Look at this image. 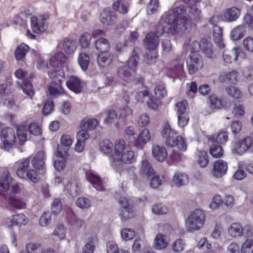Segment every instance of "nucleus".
I'll use <instances>...</instances> for the list:
<instances>
[{"instance_id":"1","label":"nucleus","mask_w":253,"mask_h":253,"mask_svg":"<svg viewBox=\"0 0 253 253\" xmlns=\"http://www.w3.org/2000/svg\"><path fill=\"white\" fill-rule=\"evenodd\" d=\"M186 7L184 5L176 6L169 10L166 14L164 21H162L156 28L157 34L164 33H185L191 28V21L184 16Z\"/></svg>"},{"instance_id":"2","label":"nucleus","mask_w":253,"mask_h":253,"mask_svg":"<svg viewBox=\"0 0 253 253\" xmlns=\"http://www.w3.org/2000/svg\"><path fill=\"white\" fill-rule=\"evenodd\" d=\"M22 188V185L15 181L9 173L2 175L0 178V193L5 195L12 207L18 209L26 208L24 201L15 197V195L19 193Z\"/></svg>"},{"instance_id":"3","label":"nucleus","mask_w":253,"mask_h":253,"mask_svg":"<svg viewBox=\"0 0 253 253\" xmlns=\"http://www.w3.org/2000/svg\"><path fill=\"white\" fill-rule=\"evenodd\" d=\"M138 57L133 54L126 63L120 66L117 70L118 77L126 83H134L135 84L140 83L141 79H136L135 72L138 65Z\"/></svg>"},{"instance_id":"4","label":"nucleus","mask_w":253,"mask_h":253,"mask_svg":"<svg viewBox=\"0 0 253 253\" xmlns=\"http://www.w3.org/2000/svg\"><path fill=\"white\" fill-rule=\"evenodd\" d=\"M162 135L166 139V143L168 146L177 148L182 151L186 150L185 139L181 136H178L177 132L171 128L169 124L165 125L162 131Z\"/></svg>"},{"instance_id":"5","label":"nucleus","mask_w":253,"mask_h":253,"mask_svg":"<svg viewBox=\"0 0 253 253\" xmlns=\"http://www.w3.org/2000/svg\"><path fill=\"white\" fill-rule=\"evenodd\" d=\"M162 135L166 139V143L168 146L177 148L182 151L186 150L185 139L181 136H178L177 132L171 128L169 124L165 125L162 131Z\"/></svg>"},{"instance_id":"6","label":"nucleus","mask_w":253,"mask_h":253,"mask_svg":"<svg viewBox=\"0 0 253 253\" xmlns=\"http://www.w3.org/2000/svg\"><path fill=\"white\" fill-rule=\"evenodd\" d=\"M205 222V214L201 209L194 210L188 217L186 221V227L188 231L200 230Z\"/></svg>"},{"instance_id":"7","label":"nucleus","mask_w":253,"mask_h":253,"mask_svg":"<svg viewBox=\"0 0 253 253\" xmlns=\"http://www.w3.org/2000/svg\"><path fill=\"white\" fill-rule=\"evenodd\" d=\"M134 161V153L132 151H127L120 155H114L111 160V166L117 171H120L124 166L131 163Z\"/></svg>"},{"instance_id":"8","label":"nucleus","mask_w":253,"mask_h":253,"mask_svg":"<svg viewBox=\"0 0 253 253\" xmlns=\"http://www.w3.org/2000/svg\"><path fill=\"white\" fill-rule=\"evenodd\" d=\"M232 151L239 155H242L248 151L253 153V133L250 136L235 142Z\"/></svg>"},{"instance_id":"9","label":"nucleus","mask_w":253,"mask_h":253,"mask_svg":"<svg viewBox=\"0 0 253 253\" xmlns=\"http://www.w3.org/2000/svg\"><path fill=\"white\" fill-rule=\"evenodd\" d=\"M1 138L2 141V148L9 150V148L14 144L16 140L14 130L11 128H6L2 130Z\"/></svg>"},{"instance_id":"10","label":"nucleus","mask_w":253,"mask_h":253,"mask_svg":"<svg viewBox=\"0 0 253 253\" xmlns=\"http://www.w3.org/2000/svg\"><path fill=\"white\" fill-rule=\"evenodd\" d=\"M189 73L191 74L195 73L201 69L203 67V63L201 58L197 54H193L188 56L186 60Z\"/></svg>"},{"instance_id":"11","label":"nucleus","mask_w":253,"mask_h":253,"mask_svg":"<svg viewBox=\"0 0 253 253\" xmlns=\"http://www.w3.org/2000/svg\"><path fill=\"white\" fill-rule=\"evenodd\" d=\"M247 229L246 235L248 237L252 235V228L250 226H246L244 228L239 223H232L228 228V234L232 237H237L241 236L243 232Z\"/></svg>"},{"instance_id":"12","label":"nucleus","mask_w":253,"mask_h":253,"mask_svg":"<svg viewBox=\"0 0 253 253\" xmlns=\"http://www.w3.org/2000/svg\"><path fill=\"white\" fill-rule=\"evenodd\" d=\"M151 135L147 128H144L136 138H133L132 141H130V145L136 147L138 149H141L144 145L150 141Z\"/></svg>"},{"instance_id":"13","label":"nucleus","mask_w":253,"mask_h":253,"mask_svg":"<svg viewBox=\"0 0 253 253\" xmlns=\"http://www.w3.org/2000/svg\"><path fill=\"white\" fill-rule=\"evenodd\" d=\"M119 203L121 206L119 214L122 220H126L133 216L132 208L126 198L121 197Z\"/></svg>"},{"instance_id":"14","label":"nucleus","mask_w":253,"mask_h":253,"mask_svg":"<svg viewBox=\"0 0 253 253\" xmlns=\"http://www.w3.org/2000/svg\"><path fill=\"white\" fill-rule=\"evenodd\" d=\"M227 169V163L222 160H218L214 162L211 173L214 177L221 178L226 173Z\"/></svg>"},{"instance_id":"15","label":"nucleus","mask_w":253,"mask_h":253,"mask_svg":"<svg viewBox=\"0 0 253 253\" xmlns=\"http://www.w3.org/2000/svg\"><path fill=\"white\" fill-rule=\"evenodd\" d=\"M7 85L5 84H0V100L5 105L12 107L15 104L13 95L7 89Z\"/></svg>"},{"instance_id":"16","label":"nucleus","mask_w":253,"mask_h":253,"mask_svg":"<svg viewBox=\"0 0 253 253\" xmlns=\"http://www.w3.org/2000/svg\"><path fill=\"white\" fill-rule=\"evenodd\" d=\"M61 145L58 146V154L60 158H65L67 155L69 147L72 143V139L70 136L63 135L60 139Z\"/></svg>"},{"instance_id":"17","label":"nucleus","mask_w":253,"mask_h":253,"mask_svg":"<svg viewBox=\"0 0 253 253\" xmlns=\"http://www.w3.org/2000/svg\"><path fill=\"white\" fill-rule=\"evenodd\" d=\"M31 22L32 31L35 33L43 32L46 29V19L42 17H32Z\"/></svg>"},{"instance_id":"18","label":"nucleus","mask_w":253,"mask_h":253,"mask_svg":"<svg viewBox=\"0 0 253 253\" xmlns=\"http://www.w3.org/2000/svg\"><path fill=\"white\" fill-rule=\"evenodd\" d=\"M114 53L111 52H102L97 57V63L101 67H106L111 65L115 58Z\"/></svg>"},{"instance_id":"19","label":"nucleus","mask_w":253,"mask_h":253,"mask_svg":"<svg viewBox=\"0 0 253 253\" xmlns=\"http://www.w3.org/2000/svg\"><path fill=\"white\" fill-rule=\"evenodd\" d=\"M66 85L69 89L78 93L81 92L84 84L77 77L72 76L66 82Z\"/></svg>"},{"instance_id":"20","label":"nucleus","mask_w":253,"mask_h":253,"mask_svg":"<svg viewBox=\"0 0 253 253\" xmlns=\"http://www.w3.org/2000/svg\"><path fill=\"white\" fill-rule=\"evenodd\" d=\"M100 20L104 25L113 24L117 21L116 12L109 9H104L100 14Z\"/></svg>"},{"instance_id":"21","label":"nucleus","mask_w":253,"mask_h":253,"mask_svg":"<svg viewBox=\"0 0 253 253\" xmlns=\"http://www.w3.org/2000/svg\"><path fill=\"white\" fill-rule=\"evenodd\" d=\"M45 158L43 151L38 152L32 160V164L33 167L39 170H41V173L45 172V165L44 160Z\"/></svg>"},{"instance_id":"22","label":"nucleus","mask_w":253,"mask_h":253,"mask_svg":"<svg viewBox=\"0 0 253 253\" xmlns=\"http://www.w3.org/2000/svg\"><path fill=\"white\" fill-rule=\"evenodd\" d=\"M154 158L159 162H164L168 157V152L163 146L154 145L152 149Z\"/></svg>"},{"instance_id":"23","label":"nucleus","mask_w":253,"mask_h":253,"mask_svg":"<svg viewBox=\"0 0 253 253\" xmlns=\"http://www.w3.org/2000/svg\"><path fill=\"white\" fill-rule=\"evenodd\" d=\"M146 47L149 50H154L159 45V36L154 32H151L147 34L144 40Z\"/></svg>"},{"instance_id":"24","label":"nucleus","mask_w":253,"mask_h":253,"mask_svg":"<svg viewBox=\"0 0 253 253\" xmlns=\"http://www.w3.org/2000/svg\"><path fill=\"white\" fill-rule=\"evenodd\" d=\"M28 221V218L24 214H17L13 215L12 218H7L5 223L8 227H12L14 225H25Z\"/></svg>"},{"instance_id":"25","label":"nucleus","mask_w":253,"mask_h":253,"mask_svg":"<svg viewBox=\"0 0 253 253\" xmlns=\"http://www.w3.org/2000/svg\"><path fill=\"white\" fill-rule=\"evenodd\" d=\"M237 79L238 72L236 70L221 73L218 77V81L221 83H224L227 80L232 84H235L237 82Z\"/></svg>"},{"instance_id":"26","label":"nucleus","mask_w":253,"mask_h":253,"mask_svg":"<svg viewBox=\"0 0 253 253\" xmlns=\"http://www.w3.org/2000/svg\"><path fill=\"white\" fill-rule=\"evenodd\" d=\"M240 48L234 47L231 51L225 50L223 52V58L225 62L231 63L233 61H236L238 59Z\"/></svg>"},{"instance_id":"27","label":"nucleus","mask_w":253,"mask_h":253,"mask_svg":"<svg viewBox=\"0 0 253 253\" xmlns=\"http://www.w3.org/2000/svg\"><path fill=\"white\" fill-rule=\"evenodd\" d=\"M67 57L62 52L55 53L50 59L49 61L50 65L54 68H58L64 63Z\"/></svg>"},{"instance_id":"28","label":"nucleus","mask_w":253,"mask_h":253,"mask_svg":"<svg viewBox=\"0 0 253 253\" xmlns=\"http://www.w3.org/2000/svg\"><path fill=\"white\" fill-rule=\"evenodd\" d=\"M97 243V238L95 236L88 237L85 241L82 253H93Z\"/></svg>"},{"instance_id":"29","label":"nucleus","mask_w":253,"mask_h":253,"mask_svg":"<svg viewBox=\"0 0 253 253\" xmlns=\"http://www.w3.org/2000/svg\"><path fill=\"white\" fill-rule=\"evenodd\" d=\"M86 178L98 191H103L104 190L102 180L97 175L90 173L87 175Z\"/></svg>"},{"instance_id":"30","label":"nucleus","mask_w":253,"mask_h":253,"mask_svg":"<svg viewBox=\"0 0 253 253\" xmlns=\"http://www.w3.org/2000/svg\"><path fill=\"white\" fill-rule=\"evenodd\" d=\"M213 37L214 42L219 48H223L225 47V44L222 38V32L220 28L218 26L214 27Z\"/></svg>"},{"instance_id":"31","label":"nucleus","mask_w":253,"mask_h":253,"mask_svg":"<svg viewBox=\"0 0 253 253\" xmlns=\"http://www.w3.org/2000/svg\"><path fill=\"white\" fill-rule=\"evenodd\" d=\"M61 84V80L60 79H56L53 80L48 87L49 94L52 95L60 94L62 91Z\"/></svg>"},{"instance_id":"32","label":"nucleus","mask_w":253,"mask_h":253,"mask_svg":"<svg viewBox=\"0 0 253 253\" xmlns=\"http://www.w3.org/2000/svg\"><path fill=\"white\" fill-rule=\"evenodd\" d=\"M240 15V10L239 8L233 7L226 10L224 14V18L228 22L236 20Z\"/></svg>"},{"instance_id":"33","label":"nucleus","mask_w":253,"mask_h":253,"mask_svg":"<svg viewBox=\"0 0 253 253\" xmlns=\"http://www.w3.org/2000/svg\"><path fill=\"white\" fill-rule=\"evenodd\" d=\"M172 181L176 186L180 187L188 183V177L185 173L177 171L173 176Z\"/></svg>"},{"instance_id":"34","label":"nucleus","mask_w":253,"mask_h":253,"mask_svg":"<svg viewBox=\"0 0 253 253\" xmlns=\"http://www.w3.org/2000/svg\"><path fill=\"white\" fill-rule=\"evenodd\" d=\"M98 125V121L96 119L85 118L81 123V127L86 130H93Z\"/></svg>"},{"instance_id":"35","label":"nucleus","mask_w":253,"mask_h":253,"mask_svg":"<svg viewBox=\"0 0 253 253\" xmlns=\"http://www.w3.org/2000/svg\"><path fill=\"white\" fill-rule=\"evenodd\" d=\"M29 158H27L25 159L23 161L20 163L19 167L16 171V174L19 178H23L25 177V176L26 175V173L29 170Z\"/></svg>"},{"instance_id":"36","label":"nucleus","mask_w":253,"mask_h":253,"mask_svg":"<svg viewBox=\"0 0 253 253\" xmlns=\"http://www.w3.org/2000/svg\"><path fill=\"white\" fill-rule=\"evenodd\" d=\"M63 50L69 54H72L77 48L76 41L70 39H65L63 42Z\"/></svg>"},{"instance_id":"37","label":"nucleus","mask_w":253,"mask_h":253,"mask_svg":"<svg viewBox=\"0 0 253 253\" xmlns=\"http://www.w3.org/2000/svg\"><path fill=\"white\" fill-rule=\"evenodd\" d=\"M17 135L21 142H24L30 137L28 126H21L17 129Z\"/></svg>"},{"instance_id":"38","label":"nucleus","mask_w":253,"mask_h":253,"mask_svg":"<svg viewBox=\"0 0 253 253\" xmlns=\"http://www.w3.org/2000/svg\"><path fill=\"white\" fill-rule=\"evenodd\" d=\"M29 47L25 43H21L17 46L15 51V57L17 60H22L29 51Z\"/></svg>"},{"instance_id":"39","label":"nucleus","mask_w":253,"mask_h":253,"mask_svg":"<svg viewBox=\"0 0 253 253\" xmlns=\"http://www.w3.org/2000/svg\"><path fill=\"white\" fill-rule=\"evenodd\" d=\"M95 47L96 50L102 52L108 51L110 47L108 40L105 38H100L95 42Z\"/></svg>"},{"instance_id":"40","label":"nucleus","mask_w":253,"mask_h":253,"mask_svg":"<svg viewBox=\"0 0 253 253\" xmlns=\"http://www.w3.org/2000/svg\"><path fill=\"white\" fill-rule=\"evenodd\" d=\"M246 31L244 25H241L234 28L231 32V38L234 41H237L242 38Z\"/></svg>"},{"instance_id":"41","label":"nucleus","mask_w":253,"mask_h":253,"mask_svg":"<svg viewBox=\"0 0 253 253\" xmlns=\"http://www.w3.org/2000/svg\"><path fill=\"white\" fill-rule=\"evenodd\" d=\"M209 58H212L213 50L211 42L206 39L201 40V48L200 49Z\"/></svg>"},{"instance_id":"42","label":"nucleus","mask_w":253,"mask_h":253,"mask_svg":"<svg viewBox=\"0 0 253 253\" xmlns=\"http://www.w3.org/2000/svg\"><path fill=\"white\" fill-rule=\"evenodd\" d=\"M168 244V240L165 235L159 234L155 239V247L157 250L165 248Z\"/></svg>"},{"instance_id":"43","label":"nucleus","mask_w":253,"mask_h":253,"mask_svg":"<svg viewBox=\"0 0 253 253\" xmlns=\"http://www.w3.org/2000/svg\"><path fill=\"white\" fill-rule=\"evenodd\" d=\"M114 144L108 139H105L100 143V149L106 154H111L113 150Z\"/></svg>"},{"instance_id":"44","label":"nucleus","mask_w":253,"mask_h":253,"mask_svg":"<svg viewBox=\"0 0 253 253\" xmlns=\"http://www.w3.org/2000/svg\"><path fill=\"white\" fill-rule=\"evenodd\" d=\"M209 100L211 109H218L223 106L221 99L217 97L215 95H210Z\"/></svg>"},{"instance_id":"45","label":"nucleus","mask_w":253,"mask_h":253,"mask_svg":"<svg viewBox=\"0 0 253 253\" xmlns=\"http://www.w3.org/2000/svg\"><path fill=\"white\" fill-rule=\"evenodd\" d=\"M166 181V177L163 175H154L151 179L150 185L153 188H157Z\"/></svg>"},{"instance_id":"46","label":"nucleus","mask_w":253,"mask_h":253,"mask_svg":"<svg viewBox=\"0 0 253 253\" xmlns=\"http://www.w3.org/2000/svg\"><path fill=\"white\" fill-rule=\"evenodd\" d=\"M189 8V15L190 18L195 21H199L202 17L201 11L195 4L190 5Z\"/></svg>"},{"instance_id":"47","label":"nucleus","mask_w":253,"mask_h":253,"mask_svg":"<svg viewBox=\"0 0 253 253\" xmlns=\"http://www.w3.org/2000/svg\"><path fill=\"white\" fill-rule=\"evenodd\" d=\"M78 63L83 71H85L89 63V57L85 53H81L78 57Z\"/></svg>"},{"instance_id":"48","label":"nucleus","mask_w":253,"mask_h":253,"mask_svg":"<svg viewBox=\"0 0 253 253\" xmlns=\"http://www.w3.org/2000/svg\"><path fill=\"white\" fill-rule=\"evenodd\" d=\"M152 211L155 214L163 215L168 212L169 209L165 205L161 203H157L152 206Z\"/></svg>"},{"instance_id":"49","label":"nucleus","mask_w":253,"mask_h":253,"mask_svg":"<svg viewBox=\"0 0 253 253\" xmlns=\"http://www.w3.org/2000/svg\"><path fill=\"white\" fill-rule=\"evenodd\" d=\"M210 153L213 157L219 158L223 156L224 151L221 146L214 144L211 145Z\"/></svg>"},{"instance_id":"50","label":"nucleus","mask_w":253,"mask_h":253,"mask_svg":"<svg viewBox=\"0 0 253 253\" xmlns=\"http://www.w3.org/2000/svg\"><path fill=\"white\" fill-rule=\"evenodd\" d=\"M26 249L28 253H42L43 249L41 245L33 243L28 244Z\"/></svg>"},{"instance_id":"51","label":"nucleus","mask_w":253,"mask_h":253,"mask_svg":"<svg viewBox=\"0 0 253 253\" xmlns=\"http://www.w3.org/2000/svg\"><path fill=\"white\" fill-rule=\"evenodd\" d=\"M141 170L147 176H152L154 174V170L147 160L142 161Z\"/></svg>"},{"instance_id":"52","label":"nucleus","mask_w":253,"mask_h":253,"mask_svg":"<svg viewBox=\"0 0 253 253\" xmlns=\"http://www.w3.org/2000/svg\"><path fill=\"white\" fill-rule=\"evenodd\" d=\"M17 84L19 85L20 87L23 90V92L28 96L32 98L34 95V91L33 89V85L32 84L24 82V84L22 85L19 82Z\"/></svg>"},{"instance_id":"53","label":"nucleus","mask_w":253,"mask_h":253,"mask_svg":"<svg viewBox=\"0 0 253 253\" xmlns=\"http://www.w3.org/2000/svg\"><path fill=\"white\" fill-rule=\"evenodd\" d=\"M154 91L155 96L159 99H162L167 95L165 85L164 84H156Z\"/></svg>"},{"instance_id":"54","label":"nucleus","mask_w":253,"mask_h":253,"mask_svg":"<svg viewBox=\"0 0 253 253\" xmlns=\"http://www.w3.org/2000/svg\"><path fill=\"white\" fill-rule=\"evenodd\" d=\"M113 9L118 10L122 14H126L127 12L128 4L126 3H123L121 0H117L113 5Z\"/></svg>"},{"instance_id":"55","label":"nucleus","mask_w":253,"mask_h":253,"mask_svg":"<svg viewBox=\"0 0 253 253\" xmlns=\"http://www.w3.org/2000/svg\"><path fill=\"white\" fill-rule=\"evenodd\" d=\"M197 163L202 168H205L209 163V157L205 152H200L198 156Z\"/></svg>"},{"instance_id":"56","label":"nucleus","mask_w":253,"mask_h":253,"mask_svg":"<svg viewBox=\"0 0 253 253\" xmlns=\"http://www.w3.org/2000/svg\"><path fill=\"white\" fill-rule=\"evenodd\" d=\"M232 114L236 117H239L244 115L245 109L243 107V103L241 101H239L235 104L232 110Z\"/></svg>"},{"instance_id":"57","label":"nucleus","mask_w":253,"mask_h":253,"mask_svg":"<svg viewBox=\"0 0 253 253\" xmlns=\"http://www.w3.org/2000/svg\"><path fill=\"white\" fill-rule=\"evenodd\" d=\"M178 149L177 148H173L169 153V159L173 162H179L182 159L183 155L179 151L180 150H178Z\"/></svg>"},{"instance_id":"58","label":"nucleus","mask_w":253,"mask_h":253,"mask_svg":"<svg viewBox=\"0 0 253 253\" xmlns=\"http://www.w3.org/2000/svg\"><path fill=\"white\" fill-rule=\"evenodd\" d=\"M114 155H120L123 153L125 149V142L124 140H117L114 145Z\"/></svg>"},{"instance_id":"59","label":"nucleus","mask_w":253,"mask_h":253,"mask_svg":"<svg viewBox=\"0 0 253 253\" xmlns=\"http://www.w3.org/2000/svg\"><path fill=\"white\" fill-rule=\"evenodd\" d=\"M51 213L49 211L44 212L39 219V223L42 226H47L51 222Z\"/></svg>"},{"instance_id":"60","label":"nucleus","mask_w":253,"mask_h":253,"mask_svg":"<svg viewBox=\"0 0 253 253\" xmlns=\"http://www.w3.org/2000/svg\"><path fill=\"white\" fill-rule=\"evenodd\" d=\"M242 253H253V239H248L242 245Z\"/></svg>"},{"instance_id":"61","label":"nucleus","mask_w":253,"mask_h":253,"mask_svg":"<svg viewBox=\"0 0 253 253\" xmlns=\"http://www.w3.org/2000/svg\"><path fill=\"white\" fill-rule=\"evenodd\" d=\"M121 235L124 240L128 241L132 239L134 237L135 232L131 228H126L122 230Z\"/></svg>"},{"instance_id":"62","label":"nucleus","mask_w":253,"mask_h":253,"mask_svg":"<svg viewBox=\"0 0 253 253\" xmlns=\"http://www.w3.org/2000/svg\"><path fill=\"white\" fill-rule=\"evenodd\" d=\"M91 40V36L88 33L83 34L80 39V42L83 48H86L90 44Z\"/></svg>"},{"instance_id":"63","label":"nucleus","mask_w":253,"mask_h":253,"mask_svg":"<svg viewBox=\"0 0 253 253\" xmlns=\"http://www.w3.org/2000/svg\"><path fill=\"white\" fill-rule=\"evenodd\" d=\"M76 204L77 206L81 209H88L91 206V202L88 199L84 197L78 198Z\"/></svg>"},{"instance_id":"64","label":"nucleus","mask_w":253,"mask_h":253,"mask_svg":"<svg viewBox=\"0 0 253 253\" xmlns=\"http://www.w3.org/2000/svg\"><path fill=\"white\" fill-rule=\"evenodd\" d=\"M243 46L247 51L253 52V38L248 37L243 41Z\"/></svg>"}]
</instances>
